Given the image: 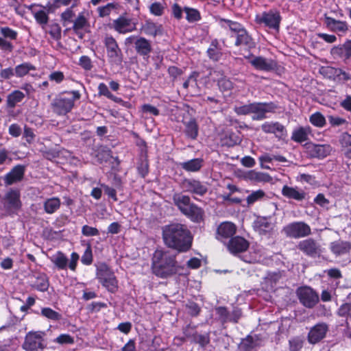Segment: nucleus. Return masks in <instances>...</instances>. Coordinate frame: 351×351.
I'll list each match as a JSON object with an SVG mask.
<instances>
[{"mask_svg":"<svg viewBox=\"0 0 351 351\" xmlns=\"http://www.w3.org/2000/svg\"><path fill=\"white\" fill-rule=\"evenodd\" d=\"M250 63L256 69L262 71H271L276 67L275 61L271 59H267L261 56H253L247 58Z\"/></svg>","mask_w":351,"mask_h":351,"instance_id":"obj_17","label":"nucleus"},{"mask_svg":"<svg viewBox=\"0 0 351 351\" xmlns=\"http://www.w3.org/2000/svg\"><path fill=\"white\" fill-rule=\"evenodd\" d=\"M44 332H29L25 338L23 348L25 351H43L45 348Z\"/></svg>","mask_w":351,"mask_h":351,"instance_id":"obj_8","label":"nucleus"},{"mask_svg":"<svg viewBox=\"0 0 351 351\" xmlns=\"http://www.w3.org/2000/svg\"><path fill=\"white\" fill-rule=\"evenodd\" d=\"M81 98L79 90L65 91L57 95L51 101L53 112L59 116L70 112L75 106V101Z\"/></svg>","mask_w":351,"mask_h":351,"instance_id":"obj_3","label":"nucleus"},{"mask_svg":"<svg viewBox=\"0 0 351 351\" xmlns=\"http://www.w3.org/2000/svg\"><path fill=\"white\" fill-rule=\"evenodd\" d=\"M186 135L191 138L195 139L198 135V125L195 119H191L189 121L184 123Z\"/></svg>","mask_w":351,"mask_h":351,"instance_id":"obj_39","label":"nucleus"},{"mask_svg":"<svg viewBox=\"0 0 351 351\" xmlns=\"http://www.w3.org/2000/svg\"><path fill=\"white\" fill-rule=\"evenodd\" d=\"M304 343L302 337H295L289 340V351H300Z\"/></svg>","mask_w":351,"mask_h":351,"instance_id":"obj_46","label":"nucleus"},{"mask_svg":"<svg viewBox=\"0 0 351 351\" xmlns=\"http://www.w3.org/2000/svg\"><path fill=\"white\" fill-rule=\"evenodd\" d=\"M282 194L289 199L296 201H302L306 198V193L302 189L294 188L289 186H284L282 189Z\"/></svg>","mask_w":351,"mask_h":351,"instance_id":"obj_24","label":"nucleus"},{"mask_svg":"<svg viewBox=\"0 0 351 351\" xmlns=\"http://www.w3.org/2000/svg\"><path fill=\"white\" fill-rule=\"evenodd\" d=\"M4 206L10 211L17 210L21 206L20 193L16 190L8 191L5 196Z\"/></svg>","mask_w":351,"mask_h":351,"instance_id":"obj_19","label":"nucleus"},{"mask_svg":"<svg viewBox=\"0 0 351 351\" xmlns=\"http://www.w3.org/2000/svg\"><path fill=\"white\" fill-rule=\"evenodd\" d=\"M256 345V341H255L252 336L249 335L246 338L242 339L241 342L239 345V350L240 351H252Z\"/></svg>","mask_w":351,"mask_h":351,"instance_id":"obj_41","label":"nucleus"},{"mask_svg":"<svg viewBox=\"0 0 351 351\" xmlns=\"http://www.w3.org/2000/svg\"><path fill=\"white\" fill-rule=\"evenodd\" d=\"M231 36L236 38L235 45L237 46L243 45L250 49L254 47V43L252 38L245 29L241 30L240 33L236 35H232Z\"/></svg>","mask_w":351,"mask_h":351,"instance_id":"obj_27","label":"nucleus"},{"mask_svg":"<svg viewBox=\"0 0 351 351\" xmlns=\"http://www.w3.org/2000/svg\"><path fill=\"white\" fill-rule=\"evenodd\" d=\"M82 234L85 237H93L98 236L99 232L96 228L84 225L82 228Z\"/></svg>","mask_w":351,"mask_h":351,"instance_id":"obj_57","label":"nucleus"},{"mask_svg":"<svg viewBox=\"0 0 351 351\" xmlns=\"http://www.w3.org/2000/svg\"><path fill=\"white\" fill-rule=\"evenodd\" d=\"M297 247L311 257L319 256L322 252L320 245L313 239H307L299 242Z\"/></svg>","mask_w":351,"mask_h":351,"instance_id":"obj_13","label":"nucleus"},{"mask_svg":"<svg viewBox=\"0 0 351 351\" xmlns=\"http://www.w3.org/2000/svg\"><path fill=\"white\" fill-rule=\"evenodd\" d=\"M32 14L36 21L44 27L47 25L49 21V16L47 13L43 10L34 9L32 11Z\"/></svg>","mask_w":351,"mask_h":351,"instance_id":"obj_42","label":"nucleus"},{"mask_svg":"<svg viewBox=\"0 0 351 351\" xmlns=\"http://www.w3.org/2000/svg\"><path fill=\"white\" fill-rule=\"evenodd\" d=\"M60 205L61 202L58 197H51L44 202L43 207L47 214H53L60 208Z\"/></svg>","mask_w":351,"mask_h":351,"instance_id":"obj_35","label":"nucleus"},{"mask_svg":"<svg viewBox=\"0 0 351 351\" xmlns=\"http://www.w3.org/2000/svg\"><path fill=\"white\" fill-rule=\"evenodd\" d=\"M98 93L99 95H104L107 98L115 101L120 102L121 99L113 95L109 90L108 86L104 83H100L98 86Z\"/></svg>","mask_w":351,"mask_h":351,"instance_id":"obj_44","label":"nucleus"},{"mask_svg":"<svg viewBox=\"0 0 351 351\" xmlns=\"http://www.w3.org/2000/svg\"><path fill=\"white\" fill-rule=\"evenodd\" d=\"M0 33L5 38L10 40H16L18 36L17 32L8 27H1L0 28Z\"/></svg>","mask_w":351,"mask_h":351,"instance_id":"obj_52","label":"nucleus"},{"mask_svg":"<svg viewBox=\"0 0 351 351\" xmlns=\"http://www.w3.org/2000/svg\"><path fill=\"white\" fill-rule=\"evenodd\" d=\"M135 48L137 53L144 57L147 56L152 51L151 43L144 38H138L135 41Z\"/></svg>","mask_w":351,"mask_h":351,"instance_id":"obj_29","label":"nucleus"},{"mask_svg":"<svg viewBox=\"0 0 351 351\" xmlns=\"http://www.w3.org/2000/svg\"><path fill=\"white\" fill-rule=\"evenodd\" d=\"M96 278L109 292L115 293L118 290V280L106 264L101 263L97 266Z\"/></svg>","mask_w":351,"mask_h":351,"instance_id":"obj_4","label":"nucleus"},{"mask_svg":"<svg viewBox=\"0 0 351 351\" xmlns=\"http://www.w3.org/2000/svg\"><path fill=\"white\" fill-rule=\"evenodd\" d=\"M328 331V326L326 323H319L312 327L308 334V341L315 344L322 341Z\"/></svg>","mask_w":351,"mask_h":351,"instance_id":"obj_14","label":"nucleus"},{"mask_svg":"<svg viewBox=\"0 0 351 351\" xmlns=\"http://www.w3.org/2000/svg\"><path fill=\"white\" fill-rule=\"evenodd\" d=\"M261 128L265 133L274 134L278 138L286 134L285 128L278 122H265L261 125Z\"/></svg>","mask_w":351,"mask_h":351,"instance_id":"obj_22","label":"nucleus"},{"mask_svg":"<svg viewBox=\"0 0 351 351\" xmlns=\"http://www.w3.org/2000/svg\"><path fill=\"white\" fill-rule=\"evenodd\" d=\"M203 160L195 158L180 164L182 168L187 171H197L202 166Z\"/></svg>","mask_w":351,"mask_h":351,"instance_id":"obj_40","label":"nucleus"},{"mask_svg":"<svg viewBox=\"0 0 351 351\" xmlns=\"http://www.w3.org/2000/svg\"><path fill=\"white\" fill-rule=\"evenodd\" d=\"M25 166H15L5 177V182L8 185H11L16 182L21 181L25 173Z\"/></svg>","mask_w":351,"mask_h":351,"instance_id":"obj_21","label":"nucleus"},{"mask_svg":"<svg viewBox=\"0 0 351 351\" xmlns=\"http://www.w3.org/2000/svg\"><path fill=\"white\" fill-rule=\"evenodd\" d=\"M73 29L75 33H77L78 31L82 29L88 23L84 12L80 13L76 19L73 21Z\"/></svg>","mask_w":351,"mask_h":351,"instance_id":"obj_43","label":"nucleus"},{"mask_svg":"<svg viewBox=\"0 0 351 351\" xmlns=\"http://www.w3.org/2000/svg\"><path fill=\"white\" fill-rule=\"evenodd\" d=\"M218 86L222 91L230 90L233 87L232 82L226 77H223L218 80Z\"/></svg>","mask_w":351,"mask_h":351,"instance_id":"obj_56","label":"nucleus"},{"mask_svg":"<svg viewBox=\"0 0 351 351\" xmlns=\"http://www.w3.org/2000/svg\"><path fill=\"white\" fill-rule=\"evenodd\" d=\"M220 21L226 23L229 27L230 29L234 34V35L240 33V31L245 29L241 24L237 22L225 19H221Z\"/></svg>","mask_w":351,"mask_h":351,"instance_id":"obj_51","label":"nucleus"},{"mask_svg":"<svg viewBox=\"0 0 351 351\" xmlns=\"http://www.w3.org/2000/svg\"><path fill=\"white\" fill-rule=\"evenodd\" d=\"M80 65L85 70L89 71L92 69V62L90 58L86 56H82L80 58Z\"/></svg>","mask_w":351,"mask_h":351,"instance_id":"obj_62","label":"nucleus"},{"mask_svg":"<svg viewBox=\"0 0 351 351\" xmlns=\"http://www.w3.org/2000/svg\"><path fill=\"white\" fill-rule=\"evenodd\" d=\"M35 280L31 284V287L39 291L45 292L49 287L47 276L44 273H39L34 276Z\"/></svg>","mask_w":351,"mask_h":351,"instance_id":"obj_25","label":"nucleus"},{"mask_svg":"<svg viewBox=\"0 0 351 351\" xmlns=\"http://www.w3.org/2000/svg\"><path fill=\"white\" fill-rule=\"evenodd\" d=\"M265 195V193L263 190H258L253 191L250 195L247 196L246 201L248 204H252L256 201H258L263 198Z\"/></svg>","mask_w":351,"mask_h":351,"instance_id":"obj_49","label":"nucleus"},{"mask_svg":"<svg viewBox=\"0 0 351 351\" xmlns=\"http://www.w3.org/2000/svg\"><path fill=\"white\" fill-rule=\"evenodd\" d=\"M234 111L238 115H248L252 114V103L241 106H234Z\"/></svg>","mask_w":351,"mask_h":351,"instance_id":"obj_55","label":"nucleus"},{"mask_svg":"<svg viewBox=\"0 0 351 351\" xmlns=\"http://www.w3.org/2000/svg\"><path fill=\"white\" fill-rule=\"evenodd\" d=\"M184 10L186 14V19L189 21L193 22L199 19V13L197 10L188 8H186Z\"/></svg>","mask_w":351,"mask_h":351,"instance_id":"obj_58","label":"nucleus"},{"mask_svg":"<svg viewBox=\"0 0 351 351\" xmlns=\"http://www.w3.org/2000/svg\"><path fill=\"white\" fill-rule=\"evenodd\" d=\"M311 132L310 127H300L293 132L291 139L297 143L306 141Z\"/></svg>","mask_w":351,"mask_h":351,"instance_id":"obj_34","label":"nucleus"},{"mask_svg":"<svg viewBox=\"0 0 351 351\" xmlns=\"http://www.w3.org/2000/svg\"><path fill=\"white\" fill-rule=\"evenodd\" d=\"M75 16V13L72 10L71 8H67L64 12L61 14V18L64 21V23H71L73 22V18Z\"/></svg>","mask_w":351,"mask_h":351,"instance_id":"obj_64","label":"nucleus"},{"mask_svg":"<svg viewBox=\"0 0 351 351\" xmlns=\"http://www.w3.org/2000/svg\"><path fill=\"white\" fill-rule=\"evenodd\" d=\"M208 57L214 61H218L221 56V49L217 39L212 40L210 47L207 50Z\"/></svg>","mask_w":351,"mask_h":351,"instance_id":"obj_36","label":"nucleus"},{"mask_svg":"<svg viewBox=\"0 0 351 351\" xmlns=\"http://www.w3.org/2000/svg\"><path fill=\"white\" fill-rule=\"evenodd\" d=\"M188 313L192 316H196L199 314L200 308L198 305L193 302H189L186 305Z\"/></svg>","mask_w":351,"mask_h":351,"instance_id":"obj_63","label":"nucleus"},{"mask_svg":"<svg viewBox=\"0 0 351 351\" xmlns=\"http://www.w3.org/2000/svg\"><path fill=\"white\" fill-rule=\"evenodd\" d=\"M175 257L167 252L155 251V275L160 278L169 277L178 271Z\"/></svg>","mask_w":351,"mask_h":351,"instance_id":"obj_2","label":"nucleus"},{"mask_svg":"<svg viewBox=\"0 0 351 351\" xmlns=\"http://www.w3.org/2000/svg\"><path fill=\"white\" fill-rule=\"evenodd\" d=\"M173 200L182 213L186 211L187 208L192 204L190 197L182 194H175Z\"/></svg>","mask_w":351,"mask_h":351,"instance_id":"obj_31","label":"nucleus"},{"mask_svg":"<svg viewBox=\"0 0 351 351\" xmlns=\"http://www.w3.org/2000/svg\"><path fill=\"white\" fill-rule=\"evenodd\" d=\"M248 177L250 180L258 182H269L271 180V178L268 174L254 171H251L249 173Z\"/></svg>","mask_w":351,"mask_h":351,"instance_id":"obj_47","label":"nucleus"},{"mask_svg":"<svg viewBox=\"0 0 351 351\" xmlns=\"http://www.w3.org/2000/svg\"><path fill=\"white\" fill-rule=\"evenodd\" d=\"M341 150L343 154L348 158L351 159V134L343 132L339 137Z\"/></svg>","mask_w":351,"mask_h":351,"instance_id":"obj_28","label":"nucleus"},{"mask_svg":"<svg viewBox=\"0 0 351 351\" xmlns=\"http://www.w3.org/2000/svg\"><path fill=\"white\" fill-rule=\"evenodd\" d=\"M311 123L317 127H323L326 124V119L320 112L313 114L310 117Z\"/></svg>","mask_w":351,"mask_h":351,"instance_id":"obj_48","label":"nucleus"},{"mask_svg":"<svg viewBox=\"0 0 351 351\" xmlns=\"http://www.w3.org/2000/svg\"><path fill=\"white\" fill-rule=\"evenodd\" d=\"M309 155L313 158H325L332 152L330 145H317L312 143L306 144Z\"/></svg>","mask_w":351,"mask_h":351,"instance_id":"obj_16","label":"nucleus"},{"mask_svg":"<svg viewBox=\"0 0 351 351\" xmlns=\"http://www.w3.org/2000/svg\"><path fill=\"white\" fill-rule=\"evenodd\" d=\"M277 108V106L273 103H252V114H253V120H262L266 118L267 112H274Z\"/></svg>","mask_w":351,"mask_h":351,"instance_id":"obj_12","label":"nucleus"},{"mask_svg":"<svg viewBox=\"0 0 351 351\" xmlns=\"http://www.w3.org/2000/svg\"><path fill=\"white\" fill-rule=\"evenodd\" d=\"M136 24L134 19L123 14L113 20L109 26L119 34H125L136 30Z\"/></svg>","mask_w":351,"mask_h":351,"instance_id":"obj_5","label":"nucleus"},{"mask_svg":"<svg viewBox=\"0 0 351 351\" xmlns=\"http://www.w3.org/2000/svg\"><path fill=\"white\" fill-rule=\"evenodd\" d=\"M25 98V94L20 90H14L7 97V106L8 108H13L18 103L21 102Z\"/></svg>","mask_w":351,"mask_h":351,"instance_id":"obj_37","label":"nucleus"},{"mask_svg":"<svg viewBox=\"0 0 351 351\" xmlns=\"http://www.w3.org/2000/svg\"><path fill=\"white\" fill-rule=\"evenodd\" d=\"M281 17L280 13L276 11L270 10L264 12L256 16V21L258 24H265V26L278 30Z\"/></svg>","mask_w":351,"mask_h":351,"instance_id":"obj_10","label":"nucleus"},{"mask_svg":"<svg viewBox=\"0 0 351 351\" xmlns=\"http://www.w3.org/2000/svg\"><path fill=\"white\" fill-rule=\"evenodd\" d=\"M119 11V5L117 3H108L105 5L99 6L97 8L98 15L101 18H104L110 14H117Z\"/></svg>","mask_w":351,"mask_h":351,"instance_id":"obj_26","label":"nucleus"},{"mask_svg":"<svg viewBox=\"0 0 351 351\" xmlns=\"http://www.w3.org/2000/svg\"><path fill=\"white\" fill-rule=\"evenodd\" d=\"M53 342L64 345V344H73L75 341L74 338L69 334H61L58 337H57Z\"/></svg>","mask_w":351,"mask_h":351,"instance_id":"obj_50","label":"nucleus"},{"mask_svg":"<svg viewBox=\"0 0 351 351\" xmlns=\"http://www.w3.org/2000/svg\"><path fill=\"white\" fill-rule=\"evenodd\" d=\"M162 231L164 243L169 247L184 252L191 247L192 237L184 225L171 223L163 226Z\"/></svg>","mask_w":351,"mask_h":351,"instance_id":"obj_1","label":"nucleus"},{"mask_svg":"<svg viewBox=\"0 0 351 351\" xmlns=\"http://www.w3.org/2000/svg\"><path fill=\"white\" fill-rule=\"evenodd\" d=\"M282 232L288 237L299 239L310 235L311 234V229L307 223L303 221H297L285 226L282 229Z\"/></svg>","mask_w":351,"mask_h":351,"instance_id":"obj_6","label":"nucleus"},{"mask_svg":"<svg viewBox=\"0 0 351 351\" xmlns=\"http://www.w3.org/2000/svg\"><path fill=\"white\" fill-rule=\"evenodd\" d=\"M36 68L35 66L29 62H23L21 64L17 65L14 68L15 75L17 77H23L28 74L31 71H36Z\"/></svg>","mask_w":351,"mask_h":351,"instance_id":"obj_38","label":"nucleus"},{"mask_svg":"<svg viewBox=\"0 0 351 351\" xmlns=\"http://www.w3.org/2000/svg\"><path fill=\"white\" fill-rule=\"evenodd\" d=\"M256 224L261 232H267L271 229V223L265 218L260 219Z\"/></svg>","mask_w":351,"mask_h":351,"instance_id":"obj_61","label":"nucleus"},{"mask_svg":"<svg viewBox=\"0 0 351 351\" xmlns=\"http://www.w3.org/2000/svg\"><path fill=\"white\" fill-rule=\"evenodd\" d=\"M48 77L51 82H54L56 84H60L64 80V75L61 71H56L51 72L49 75Z\"/></svg>","mask_w":351,"mask_h":351,"instance_id":"obj_60","label":"nucleus"},{"mask_svg":"<svg viewBox=\"0 0 351 351\" xmlns=\"http://www.w3.org/2000/svg\"><path fill=\"white\" fill-rule=\"evenodd\" d=\"M237 231L236 226L229 221L221 223L217 230V239L223 241L226 239L231 238Z\"/></svg>","mask_w":351,"mask_h":351,"instance_id":"obj_18","label":"nucleus"},{"mask_svg":"<svg viewBox=\"0 0 351 351\" xmlns=\"http://www.w3.org/2000/svg\"><path fill=\"white\" fill-rule=\"evenodd\" d=\"M249 245V242L243 237L237 236L230 239L227 243V247L230 253L237 254L245 252Z\"/></svg>","mask_w":351,"mask_h":351,"instance_id":"obj_15","label":"nucleus"},{"mask_svg":"<svg viewBox=\"0 0 351 351\" xmlns=\"http://www.w3.org/2000/svg\"><path fill=\"white\" fill-rule=\"evenodd\" d=\"M104 45L109 61L117 64H120L122 61V52L116 40L112 36H106Z\"/></svg>","mask_w":351,"mask_h":351,"instance_id":"obj_9","label":"nucleus"},{"mask_svg":"<svg viewBox=\"0 0 351 351\" xmlns=\"http://www.w3.org/2000/svg\"><path fill=\"white\" fill-rule=\"evenodd\" d=\"M337 313L341 317H351V302L345 303V304H342L339 307Z\"/></svg>","mask_w":351,"mask_h":351,"instance_id":"obj_59","label":"nucleus"},{"mask_svg":"<svg viewBox=\"0 0 351 351\" xmlns=\"http://www.w3.org/2000/svg\"><path fill=\"white\" fill-rule=\"evenodd\" d=\"M41 315L53 321H58L62 318V315L59 313L48 307L41 309Z\"/></svg>","mask_w":351,"mask_h":351,"instance_id":"obj_45","label":"nucleus"},{"mask_svg":"<svg viewBox=\"0 0 351 351\" xmlns=\"http://www.w3.org/2000/svg\"><path fill=\"white\" fill-rule=\"evenodd\" d=\"M183 214L194 222H200L203 220V210L194 204H192Z\"/></svg>","mask_w":351,"mask_h":351,"instance_id":"obj_30","label":"nucleus"},{"mask_svg":"<svg viewBox=\"0 0 351 351\" xmlns=\"http://www.w3.org/2000/svg\"><path fill=\"white\" fill-rule=\"evenodd\" d=\"M300 302L307 308H313L319 301L318 295L309 287H302L297 289Z\"/></svg>","mask_w":351,"mask_h":351,"instance_id":"obj_11","label":"nucleus"},{"mask_svg":"<svg viewBox=\"0 0 351 351\" xmlns=\"http://www.w3.org/2000/svg\"><path fill=\"white\" fill-rule=\"evenodd\" d=\"M81 262L85 265H90L93 262V252L90 245H88L85 250L82 258Z\"/></svg>","mask_w":351,"mask_h":351,"instance_id":"obj_54","label":"nucleus"},{"mask_svg":"<svg viewBox=\"0 0 351 351\" xmlns=\"http://www.w3.org/2000/svg\"><path fill=\"white\" fill-rule=\"evenodd\" d=\"M192 339L194 342L199 343L203 347L206 346L210 341L209 335L208 334L202 335L197 332H195Z\"/></svg>","mask_w":351,"mask_h":351,"instance_id":"obj_53","label":"nucleus"},{"mask_svg":"<svg viewBox=\"0 0 351 351\" xmlns=\"http://www.w3.org/2000/svg\"><path fill=\"white\" fill-rule=\"evenodd\" d=\"M325 23L328 28L335 32H345L348 30V25L345 22L330 17L325 18Z\"/></svg>","mask_w":351,"mask_h":351,"instance_id":"obj_33","label":"nucleus"},{"mask_svg":"<svg viewBox=\"0 0 351 351\" xmlns=\"http://www.w3.org/2000/svg\"><path fill=\"white\" fill-rule=\"evenodd\" d=\"M199 77L197 72H193L188 79L183 83V88L188 89L192 94H197L199 92V87L197 79Z\"/></svg>","mask_w":351,"mask_h":351,"instance_id":"obj_32","label":"nucleus"},{"mask_svg":"<svg viewBox=\"0 0 351 351\" xmlns=\"http://www.w3.org/2000/svg\"><path fill=\"white\" fill-rule=\"evenodd\" d=\"M330 249L337 256H341L350 252L351 243L341 240H337L330 243Z\"/></svg>","mask_w":351,"mask_h":351,"instance_id":"obj_23","label":"nucleus"},{"mask_svg":"<svg viewBox=\"0 0 351 351\" xmlns=\"http://www.w3.org/2000/svg\"><path fill=\"white\" fill-rule=\"evenodd\" d=\"M50 260L58 269H66L69 266L71 270L75 271L79 260V255L76 252H72L69 263L66 256L61 251H58L50 257Z\"/></svg>","mask_w":351,"mask_h":351,"instance_id":"obj_7","label":"nucleus"},{"mask_svg":"<svg viewBox=\"0 0 351 351\" xmlns=\"http://www.w3.org/2000/svg\"><path fill=\"white\" fill-rule=\"evenodd\" d=\"M183 187L186 191L199 195H204L208 190L206 185L195 180H184Z\"/></svg>","mask_w":351,"mask_h":351,"instance_id":"obj_20","label":"nucleus"}]
</instances>
